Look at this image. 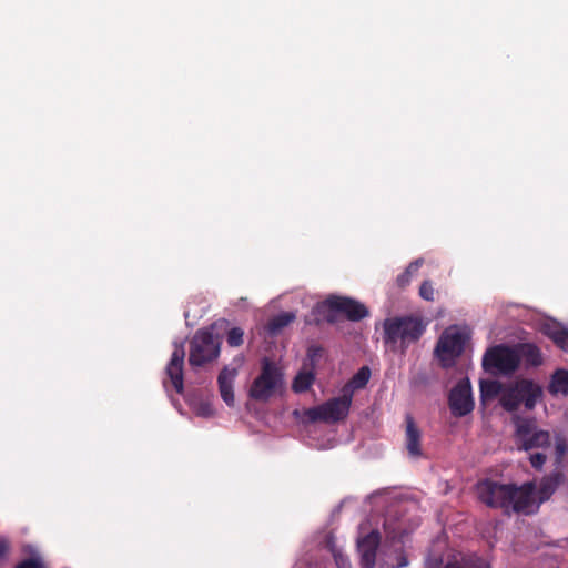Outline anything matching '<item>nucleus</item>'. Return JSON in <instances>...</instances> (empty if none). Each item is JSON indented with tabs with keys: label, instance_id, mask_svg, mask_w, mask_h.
I'll return each mask as SVG.
<instances>
[{
	"label": "nucleus",
	"instance_id": "1",
	"mask_svg": "<svg viewBox=\"0 0 568 568\" xmlns=\"http://www.w3.org/2000/svg\"><path fill=\"white\" fill-rule=\"evenodd\" d=\"M536 486L532 481L517 486L515 484H500L491 479L477 483L478 499L490 508H499L507 515L532 514L536 506Z\"/></svg>",
	"mask_w": 568,
	"mask_h": 568
},
{
	"label": "nucleus",
	"instance_id": "2",
	"mask_svg": "<svg viewBox=\"0 0 568 568\" xmlns=\"http://www.w3.org/2000/svg\"><path fill=\"white\" fill-rule=\"evenodd\" d=\"M383 341L393 352L404 354L410 344L419 341L426 323L418 316L405 315L386 318L383 323Z\"/></svg>",
	"mask_w": 568,
	"mask_h": 568
},
{
	"label": "nucleus",
	"instance_id": "3",
	"mask_svg": "<svg viewBox=\"0 0 568 568\" xmlns=\"http://www.w3.org/2000/svg\"><path fill=\"white\" fill-rule=\"evenodd\" d=\"M284 381L281 369L274 362L264 357L260 375L253 381L248 396L257 402L270 400L283 388Z\"/></svg>",
	"mask_w": 568,
	"mask_h": 568
},
{
	"label": "nucleus",
	"instance_id": "4",
	"mask_svg": "<svg viewBox=\"0 0 568 568\" xmlns=\"http://www.w3.org/2000/svg\"><path fill=\"white\" fill-rule=\"evenodd\" d=\"M542 395L541 387L529 379L517 381L503 389L500 405L507 412H515L524 403L527 409H532Z\"/></svg>",
	"mask_w": 568,
	"mask_h": 568
},
{
	"label": "nucleus",
	"instance_id": "5",
	"mask_svg": "<svg viewBox=\"0 0 568 568\" xmlns=\"http://www.w3.org/2000/svg\"><path fill=\"white\" fill-rule=\"evenodd\" d=\"M221 342L211 328L199 329L190 342L189 363L192 367H201L216 359L220 355Z\"/></svg>",
	"mask_w": 568,
	"mask_h": 568
},
{
	"label": "nucleus",
	"instance_id": "6",
	"mask_svg": "<svg viewBox=\"0 0 568 568\" xmlns=\"http://www.w3.org/2000/svg\"><path fill=\"white\" fill-rule=\"evenodd\" d=\"M519 364L520 356L517 349L504 344L490 347L483 357V367L485 371L504 375L516 372Z\"/></svg>",
	"mask_w": 568,
	"mask_h": 568
},
{
	"label": "nucleus",
	"instance_id": "7",
	"mask_svg": "<svg viewBox=\"0 0 568 568\" xmlns=\"http://www.w3.org/2000/svg\"><path fill=\"white\" fill-rule=\"evenodd\" d=\"M352 405L348 394L343 392L341 396L334 397L316 407L306 410V416L311 422L338 423L344 420Z\"/></svg>",
	"mask_w": 568,
	"mask_h": 568
},
{
	"label": "nucleus",
	"instance_id": "8",
	"mask_svg": "<svg viewBox=\"0 0 568 568\" xmlns=\"http://www.w3.org/2000/svg\"><path fill=\"white\" fill-rule=\"evenodd\" d=\"M448 404L455 417H463L474 409L471 385L468 378L460 379L448 396Z\"/></svg>",
	"mask_w": 568,
	"mask_h": 568
},
{
	"label": "nucleus",
	"instance_id": "9",
	"mask_svg": "<svg viewBox=\"0 0 568 568\" xmlns=\"http://www.w3.org/2000/svg\"><path fill=\"white\" fill-rule=\"evenodd\" d=\"M324 307L337 310L341 314H344L353 322H358L368 316L367 307L358 301L349 297L329 296L327 298V304Z\"/></svg>",
	"mask_w": 568,
	"mask_h": 568
},
{
	"label": "nucleus",
	"instance_id": "10",
	"mask_svg": "<svg viewBox=\"0 0 568 568\" xmlns=\"http://www.w3.org/2000/svg\"><path fill=\"white\" fill-rule=\"evenodd\" d=\"M185 349L182 343H174V349L166 365L165 373L178 394L184 390L183 367H184Z\"/></svg>",
	"mask_w": 568,
	"mask_h": 568
},
{
	"label": "nucleus",
	"instance_id": "11",
	"mask_svg": "<svg viewBox=\"0 0 568 568\" xmlns=\"http://www.w3.org/2000/svg\"><path fill=\"white\" fill-rule=\"evenodd\" d=\"M381 542V535L373 530L357 542V549L361 555L362 568H375L376 551Z\"/></svg>",
	"mask_w": 568,
	"mask_h": 568
},
{
	"label": "nucleus",
	"instance_id": "12",
	"mask_svg": "<svg viewBox=\"0 0 568 568\" xmlns=\"http://www.w3.org/2000/svg\"><path fill=\"white\" fill-rule=\"evenodd\" d=\"M464 346H465V339L460 333L446 332L439 338V341L436 345L435 352L442 359H445V356L454 358V357L459 356L463 353Z\"/></svg>",
	"mask_w": 568,
	"mask_h": 568
},
{
	"label": "nucleus",
	"instance_id": "13",
	"mask_svg": "<svg viewBox=\"0 0 568 568\" xmlns=\"http://www.w3.org/2000/svg\"><path fill=\"white\" fill-rule=\"evenodd\" d=\"M405 447L410 457L417 458L423 455L422 452V432L417 427L414 417L410 414L405 416Z\"/></svg>",
	"mask_w": 568,
	"mask_h": 568
},
{
	"label": "nucleus",
	"instance_id": "14",
	"mask_svg": "<svg viewBox=\"0 0 568 568\" xmlns=\"http://www.w3.org/2000/svg\"><path fill=\"white\" fill-rule=\"evenodd\" d=\"M237 375V371L235 368L224 367L217 377L219 389L221 393L222 399L225 402L227 406H233L235 398L233 392V382Z\"/></svg>",
	"mask_w": 568,
	"mask_h": 568
},
{
	"label": "nucleus",
	"instance_id": "15",
	"mask_svg": "<svg viewBox=\"0 0 568 568\" xmlns=\"http://www.w3.org/2000/svg\"><path fill=\"white\" fill-rule=\"evenodd\" d=\"M371 377V369L368 366L361 367L357 373L343 386L342 392L353 400L355 390L364 388Z\"/></svg>",
	"mask_w": 568,
	"mask_h": 568
},
{
	"label": "nucleus",
	"instance_id": "16",
	"mask_svg": "<svg viewBox=\"0 0 568 568\" xmlns=\"http://www.w3.org/2000/svg\"><path fill=\"white\" fill-rule=\"evenodd\" d=\"M520 448L530 450L532 448H539L550 445V435L546 430H535L527 437L518 442Z\"/></svg>",
	"mask_w": 568,
	"mask_h": 568
},
{
	"label": "nucleus",
	"instance_id": "17",
	"mask_svg": "<svg viewBox=\"0 0 568 568\" xmlns=\"http://www.w3.org/2000/svg\"><path fill=\"white\" fill-rule=\"evenodd\" d=\"M516 349L520 361L523 359L527 366L536 367L542 364L540 349L536 345L529 343L520 344Z\"/></svg>",
	"mask_w": 568,
	"mask_h": 568
},
{
	"label": "nucleus",
	"instance_id": "18",
	"mask_svg": "<svg viewBox=\"0 0 568 568\" xmlns=\"http://www.w3.org/2000/svg\"><path fill=\"white\" fill-rule=\"evenodd\" d=\"M548 392L552 395H568V371L557 369L552 375L548 385Z\"/></svg>",
	"mask_w": 568,
	"mask_h": 568
},
{
	"label": "nucleus",
	"instance_id": "19",
	"mask_svg": "<svg viewBox=\"0 0 568 568\" xmlns=\"http://www.w3.org/2000/svg\"><path fill=\"white\" fill-rule=\"evenodd\" d=\"M559 475H555L551 477L545 478L539 486L538 496H539V503H536V506H539L540 503L546 501L550 498V496L555 493L559 485ZM538 507L535 508V510Z\"/></svg>",
	"mask_w": 568,
	"mask_h": 568
},
{
	"label": "nucleus",
	"instance_id": "20",
	"mask_svg": "<svg viewBox=\"0 0 568 568\" xmlns=\"http://www.w3.org/2000/svg\"><path fill=\"white\" fill-rule=\"evenodd\" d=\"M315 379L312 371H301L294 378L292 389L295 393H304L311 388Z\"/></svg>",
	"mask_w": 568,
	"mask_h": 568
},
{
	"label": "nucleus",
	"instance_id": "21",
	"mask_svg": "<svg viewBox=\"0 0 568 568\" xmlns=\"http://www.w3.org/2000/svg\"><path fill=\"white\" fill-rule=\"evenodd\" d=\"M546 334L562 351L568 352V329L561 326L548 327Z\"/></svg>",
	"mask_w": 568,
	"mask_h": 568
},
{
	"label": "nucleus",
	"instance_id": "22",
	"mask_svg": "<svg viewBox=\"0 0 568 568\" xmlns=\"http://www.w3.org/2000/svg\"><path fill=\"white\" fill-rule=\"evenodd\" d=\"M516 425V438L517 443L523 438L527 437L532 432L537 430V424L534 418H520L515 419Z\"/></svg>",
	"mask_w": 568,
	"mask_h": 568
},
{
	"label": "nucleus",
	"instance_id": "23",
	"mask_svg": "<svg viewBox=\"0 0 568 568\" xmlns=\"http://www.w3.org/2000/svg\"><path fill=\"white\" fill-rule=\"evenodd\" d=\"M294 320H295V315L293 313H291V312L281 313V314L274 316L268 322V325H267L268 331L272 334L278 333L281 329H283L284 327L290 325Z\"/></svg>",
	"mask_w": 568,
	"mask_h": 568
},
{
	"label": "nucleus",
	"instance_id": "24",
	"mask_svg": "<svg viewBox=\"0 0 568 568\" xmlns=\"http://www.w3.org/2000/svg\"><path fill=\"white\" fill-rule=\"evenodd\" d=\"M503 385L498 381H481L480 382V395L481 398H494L498 395L501 396Z\"/></svg>",
	"mask_w": 568,
	"mask_h": 568
},
{
	"label": "nucleus",
	"instance_id": "25",
	"mask_svg": "<svg viewBox=\"0 0 568 568\" xmlns=\"http://www.w3.org/2000/svg\"><path fill=\"white\" fill-rule=\"evenodd\" d=\"M327 304V298L322 302V303H318L315 308H314V312L316 315H318L321 317V320L329 323V324H334L337 322V315L341 314L339 311L337 310H333L331 307H323ZM317 321H320V318H317Z\"/></svg>",
	"mask_w": 568,
	"mask_h": 568
},
{
	"label": "nucleus",
	"instance_id": "26",
	"mask_svg": "<svg viewBox=\"0 0 568 568\" xmlns=\"http://www.w3.org/2000/svg\"><path fill=\"white\" fill-rule=\"evenodd\" d=\"M419 265L420 263L418 261L412 262L407 268L397 276L396 283L400 288H405L410 283L412 275L419 268Z\"/></svg>",
	"mask_w": 568,
	"mask_h": 568
},
{
	"label": "nucleus",
	"instance_id": "27",
	"mask_svg": "<svg viewBox=\"0 0 568 568\" xmlns=\"http://www.w3.org/2000/svg\"><path fill=\"white\" fill-rule=\"evenodd\" d=\"M384 526H385L387 536L392 539L402 540L403 537L407 534L406 529L403 528L402 524H398L397 526L393 527V524L389 521V519L385 520Z\"/></svg>",
	"mask_w": 568,
	"mask_h": 568
},
{
	"label": "nucleus",
	"instance_id": "28",
	"mask_svg": "<svg viewBox=\"0 0 568 568\" xmlns=\"http://www.w3.org/2000/svg\"><path fill=\"white\" fill-rule=\"evenodd\" d=\"M14 568H47L40 555H33L30 558L23 559L16 565Z\"/></svg>",
	"mask_w": 568,
	"mask_h": 568
},
{
	"label": "nucleus",
	"instance_id": "29",
	"mask_svg": "<svg viewBox=\"0 0 568 568\" xmlns=\"http://www.w3.org/2000/svg\"><path fill=\"white\" fill-rule=\"evenodd\" d=\"M243 331L240 327H233L229 331L226 342L231 347H239L243 344Z\"/></svg>",
	"mask_w": 568,
	"mask_h": 568
},
{
	"label": "nucleus",
	"instance_id": "30",
	"mask_svg": "<svg viewBox=\"0 0 568 568\" xmlns=\"http://www.w3.org/2000/svg\"><path fill=\"white\" fill-rule=\"evenodd\" d=\"M419 295L422 298L426 301H434L435 298V290L433 283L430 281H424L419 287Z\"/></svg>",
	"mask_w": 568,
	"mask_h": 568
},
{
	"label": "nucleus",
	"instance_id": "31",
	"mask_svg": "<svg viewBox=\"0 0 568 568\" xmlns=\"http://www.w3.org/2000/svg\"><path fill=\"white\" fill-rule=\"evenodd\" d=\"M546 459H547V457L542 453H535V454H531L529 457L531 466L536 469H540L544 466V464L546 463Z\"/></svg>",
	"mask_w": 568,
	"mask_h": 568
},
{
	"label": "nucleus",
	"instance_id": "32",
	"mask_svg": "<svg viewBox=\"0 0 568 568\" xmlns=\"http://www.w3.org/2000/svg\"><path fill=\"white\" fill-rule=\"evenodd\" d=\"M334 560L336 568H352L349 559L339 552L334 554Z\"/></svg>",
	"mask_w": 568,
	"mask_h": 568
},
{
	"label": "nucleus",
	"instance_id": "33",
	"mask_svg": "<svg viewBox=\"0 0 568 568\" xmlns=\"http://www.w3.org/2000/svg\"><path fill=\"white\" fill-rule=\"evenodd\" d=\"M408 565V559L404 551L398 552L395 556V562L392 565V568H404Z\"/></svg>",
	"mask_w": 568,
	"mask_h": 568
},
{
	"label": "nucleus",
	"instance_id": "34",
	"mask_svg": "<svg viewBox=\"0 0 568 568\" xmlns=\"http://www.w3.org/2000/svg\"><path fill=\"white\" fill-rule=\"evenodd\" d=\"M322 347L312 345L307 349V357L313 363L316 361L317 357L322 355Z\"/></svg>",
	"mask_w": 568,
	"mask_h": 568
},
{
	"label": "nucleus",
	"instance_id": "35",
	"mask_svg": "<svg viewBox=\"0 0 568 568\" xmlns=\"http://www.w3.org/2000/svg\"><path fill=\"white\" fill-rule=\"evenodd\" d=\"M9 550V544L4 539H0V558H2Z\"/></svg>",
	"mask_w": 568,
	"mask_h": 568
},
{
	"label": "nucleus",
	"instance_id": "36",
	"mask_svg": "<svg viewBox=\"0 0 568 568\" xmlns=\"http://www.w3.org/2000/svg\"><path fill=\"white\" fill-rule=\"evenodd\" d=\"M444 568H460V567H459V566H457V565H450V564H448V565H446Z\"/></svg>",
	"mask_w": 568,
	"mask_h": 568
}]
</instances>
